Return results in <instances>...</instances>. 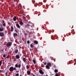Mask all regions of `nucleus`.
<instances>
[{
    "instance_id": "f257e3e1",
    "label": "nucleus",
    "mask_w": 76,
    "mask_h": 76,
    "mask_svg": "<svg viewBox=\"0 0 76 76\" xmlns=\"http://www.w3.org/2000/svg\"><path fill=\"white\" fill-rule=\"evenodd\" d=\"M16 71V67H14L13 66H11L9 68V71L10 72H12L13 71Z\"/></svg>"
},
{
    "instance_id": "f03ea898",
    "label": "nucleus",
    "mask_w": 76,
    "mask_h": 76,
    "mask_svg": "<svg viewBox=\"0 0 76 76\" xmlns=\"http://www.w3.org/2000/svg\"><path fill=\"white\" fill-rule=\"evenodd\" d=\"M12 42H8L7 44L6 45V46H7V47H10V46H11L12 45Z\"/></svg>"
},
{
    "instance_id": "7ed1b4c3",
    "label": "nucleus",
    "mask_w": 76,
    "mask_h": 76,
    "mask_svg": "<svg viewBox=\"0 0 76 76\" xmlns=\"http://www.w3.org/2000/svg\"><path fill=\"white\" fill-rule=\"evenodd\" d=\"M4 36V34L3 32H0V36L2 37Z\"/></svg>"
},
{
    "instance_id": "20e7f679",
    "label": "nucleus",
    "mask_w": 76,
    "mask_h": 76,
    "mask_svg": "<svg viewBox=\"0 0 76 76\" xmlns=\"http://www.w3.org/2000/svg\"><path fill=\"white\" fill-rule=\"evenodd\" d=\"M39 73L41 74H44V72L42 71V70H39Z\"/></svg>"
},
{
    "instance_id": "39448f33",
    "label": "nucleus",
    "mask_w": 76,
    "mask_h": 76,
    "mask_svg": "<svg viewBox=\"0 0 76 76\" xmlns=\"http://www.w3.org/2000/svg\"><path fill=\"white\" fill-rule=\"evenodd\" d=\"M47 65L50 67L51 66V63H48L47 64Z\"/></svg>"
},
{
    "instance_id": "423d86ee",
    "label": "nucleus",
    "mask_w": 76,
    "mask_h": 76,
    "mask_svg": "<svg viewBox=\"0 0 76 76\" xmlns=\"http://www.w3.org/2000/svg\"><path fill=\"white\" fill-rule=\"evenodd\" d=\"M17 59H19L20 58V57L19 56V55H17L16 56V57H15Z\"/></svg>"
},
{
    "instance_id": "0eeeda50",
    "label": "nucleus",
    "mask_w": 76,
    "mask_h": 76,
    "mask_svg": "<svg viewBox=\"0 0 76 76\" xmlns=\"http://www.w3.org/2000/svg\"><path fill=\"white\" fill-rule=\"evenodd\" d=\"M16 26H17V28H18L19 29L20 28V26H19V24L18 23L16 24Z\"/></svg>"
},
{
    "instance_id": "6e6552de",
    "label": "nucleus",
    "mask_w": 76,
    "mask_h": 76,
    "mask_svg": "<svg viewBox=\"0 0 76 76\" xmlns=\"http://www.w3.org/2000/svg\"><path fill=\"white\" fill-rule=\"evenodd\" d=\"M13 35L14 37L18 36V34L16 33H14Z\"/></svg>"
},
{
    "instance_id": "1a4fd4ad",
    "label": "nucleus",
    "mask_w": 76,
    "mask_h": 76,
    "mask_svg": "<svg viewBox=\"0 0 76 76\" xmlns=\"http://www.w3.org/2000/svg\"><path fill=\"white\" fill-rule=\"evenodd\" d=\"M27 74L28 75H30L31 74V72L29 71H27Z\"/></svg>"
},
{
    "instance_id": "9d476101",
    "label": "nucleus",
    "mask_w": 76,
    "mask_h": 76,
    "mask_svg": "<svg viewBox=\"0 0 76 76\" xmlns=\"http://www.w3.org/2000/svg\"><path fill=\"white\" fill-rule=\"evenodd\" d=\"M13 21H16L17 19V18L16 16H15L13 18Z\"/></svg>"
},
{
    "instance_id": "9b49d317",
    "label": "nucleus",
    "mask_w": 76,
    "mask_h": 76,
    "mask_svg": "<svg viewBox=\"0 0 76 76\" xmlns=\"http://www.w3.org/2000/svg\"><path fill=\"white\" fill-rule=\"evenodd\" d=\"M46 68L48 69H50V67L47 65H46Z\"/></svg>"
},
{
    "instance_id": "f8f14e48",
    "label": "nucleus",
    "mask_w": 76,
    "mask_h": 76,
    "mask_svg": "<svg viewBox=\"0 0 76 76\" xmlns=\"http://www.w3.org/2000/svg\"><path fill=\"white\" fill-rule=\"evenodd\" d=\"M2 22H3V26H6V24L5 23V21L4 20H3L2 21Z\"/></svg>"
},
{
    "instance_id": "ddd939ff",
    "label": "nucleus",
    "mask_w": 76,
    "mask_h": 76,
    "mask_svg": "<svg viewBox=\"0 0 76 76\" xmlns=\"http://www.w3.org/2000/svg\"><path fill=\"white\" fill-rule=\"evenodd\" d=\"M4 29L3 27H0V31L2 32L3 31Z\"/></svg>"
},
{
    "instance_id": "4468645a",
    "label": "nucleus",
    "mask_w": 76,
    "mask_h": 76,
    "mask_svg": "<svg viewBox=\"0 0 76 76\" xmlns=\"http://www.w3.org/2000/svg\"><path fill=\"white\" fill-rule=\"evenodd\" d=\"M34 44H36V45H37L38 43V42L36 40L34 41Z\"/></svg>"
},
{
    "instance_id": "2eb2a0df",
    "label": "nucleus",
    "mask_w": 76,
    "mask_h": 76,
    "mask_svg": "<svg viewBox=\"0 0 76 76\" xmlns=\"http://www.w3.org/2000/svg\"><path fill=\"white\" fill-rule=\"evenodd\" d=\"M27 28H28V29H29L30 28V24H27Z\"/></svg>"
},
{
    "instance_id": "dca6fc26",
    "label": "nucleus",
    "mask_w": 76,
    "mask_h": 76,
    "mask_svg": "<svg viewBox=\"0 0 76 76\" xmlns=\"http://www.w3.org/2000/svg\"><path fill=\"white\" fill-rule=\"evenodd\" d=\"M14 30V28L12 26L11 27V32H13Z\"/></svg>"
},
{
    "instance_id": "f3484780",
    "label": "nucleus",
    "mask_w": 76,
    "mask_h": 76,
    "mask_svg": "<svg viewBox=\"0 0 76 76\" xmlns=\"http://www.w3.org/2000/svg\"><path fill=\"white\" fill-rule=\"evenodd\" d=\"M23 61L25 62L26 63V58H24L23 59Z\"/></svg>"
},
{
    "instance_id": "a211bd4d",
    "label": "nucleus",
    "mask_w": 76,
    "mask_h": 76,
    "mask_svg": "<svg viewBox=\"0 0 76 76\" xmlns=\"http://www.w3.org/2000/svg\"><path fill=\"white\" fill-rule=\"evenodd\" d=\"M20 24L22 26L23 25V23L22 21L20 22Z\"/></svg>"
},
{
    "instance_id": "6ab92c4d",
    "label": "nucleus",
    "mask_w": 76,
    "mask_h": 76,
    "mask_svg": "<svg viewBox=\"0 0 76 76\" xmlns=\"http://www.w3.org/2000/svg\"><path fill=\"white\" fill-rule=\"evenodd\" d=\"M30 47L31 48H33L34 47V45L31 44L30 45Z\"/></svg>"
},
{
    "instance_id": "aec40b11",
    "label": "nucleus",
    "mask_w": 76,
    "mask_h": 76,
    "mask_svg": "<svg viewBox=\"0 0 76 76\" xmlns=\"http://www.w3.org/2000/svg\"><path fill=\"white\" fill-rule=\"evenodd\" d=\"M18 49H16L15 50V53L16 54H17L18 53Z\"/></svg>"
},
{
    "instance_id": "412c9836",
    "label": "nucleus",
    "mask_w": 76,
    "mask_h": 76,
    "mask_svg": "<svg viewBox=\"0 0 76 76\" xmlns=\"http://www.w3.org/2000/svg\"><path fill=\"white\" fill-rule=\"evenodd\" d=\"M55 76H60V75L59 74L57 73H56V74H55Z\"/></svg>"
},
{
    "instance_id": "4be33fe9",
    "label": "nucleus",
    "mask_w": 76,
    "mask_h": 76,
    "mask_svg": "<svg viewBox=\"0 0 76 76\" xmlns=\"http://www.w3.org/2000/svg\"><path fill=\"white\" fill-rule=\"evenodd\" d=\"M21 66V64H19L18 65V68H20Z\"/></svg>"
},
{
    "instance_id": "5701e85b",
    "label": "nucleus",
    "mask_w": 76,
    "mask_h": 76,
    "mask_svg": "<svg viewBox=\"0 0 76 76\" xmlns=\"http://www.w3.org/2000/svg\"><path fill=\"white\" fill-rule=\"evenodd\" d=\"M55 72L57 73L58 72V70L57 69H55Z\"/></svg>"
},
{
    "instance_id": "b1692460",
    "label": "nucleus",
    "mask_w": 76,
    "mask_h": 76,
    "mask_svg": "<svg viewBox=\"0 0 76 76\" xmlns=\"http://www.w3.org/2000/svg\"><path fill=\"white\" fill-rule=\"evenodd\" d=\"M33 61L34 64H36V61H35V60L34 59V60H33Z\"/></svg>"
},
{
    "instance_id": "393cba45",
    "label": "nucleus",
    "mask_w": 76,
    "mask_h": 76,
    "mask_svg": "<svg viewBox=\"0 0 76 76\" xmlns=\"http://www.w3.org/2000/svg\"><path fill=\"white\" fill-rule=\"evenodd\" d=\"M15 67H16V68L18 67V64H16L15 65Z\"/></svg>"
},
{
    "instance_id": "a878e982",
    "label": "nucleus",
    "mask_w": 76,
    "mask_h": 76,
    "mask_svg": "<svg viewBox=\"0 0 76 76\" xmlns=\"http://www.w3.org/2000/svg\"><path fill=\"white\" fill-rule=\"evenodd\" d=\"M22 72H21V74H23V75L24 74V72H23V68H22Z\"/></svg>"
},
{
    "instance_id": "bb28decb",
    "label": "nucleus",
    "mask_w": 76,
    "mask_h": 76,
    "mask_svg": "<svg viewBox=\"0 0 76 76\" xmlns=\"http://www.w3.org/2000/svg\"><path fill=\"white\" fill-rule=\"evenodd\" d=\"M26 67L27 69H29V67L28 65H27Z\"/></svg>"
},
{
    "instance_id": "cd10ccee",
    "label": "nucleus",
    "mask_w": 76,
    "mask_h": 76,
    "mask_svg": "<svg viewBox=\"0 0 76 76\" xmlns=\"http://www.w3.org/2000/svg\"><path fill=\"white\" fill-rule=\"evenodd\" d=\"M19 74L18 73L16 74L15 76H19Z\"/></svg>"
},
{
    "instance_id": "c85d7f7f",
    "label": "nucleus",
    "mask_w": 76,
    "mask_h": 76,
    "mask_svg": "<svg viewBox=\"0 0 76 76\" xmlns=\"http://www.w3.org/2000/svg\"><path fill=\"white\" fill-rule=\"evenodd\" d=\"M2 62L1 61H0V66H1V64H2Z\"/></svg>"
},
{
    "instance_id": "c756f323",
    "label": "nucleus",
    "mask_w": 76,
    "mask_h": 76,
    "mask_svg": "<svg viewBox=\"0 0 76 76\" xmlns=\"http://www.w3.org/2000/svg\"><path fill=\"white\" fill-rule=\"evenodd\" d=\"M7 74H8V72H6L5 73V75H6V76H7Z\"/></svg>"
},
{
    "instance_id": "7c9ffc66",
    "label": "nucleus",
    "mask_w": 76,
    "mask_h": 76,
    "mask_svg": "<svg viewBox=\"0 0 76 76\" xmlns=\"http://www.w3.org/2000/svg\"><path fill=\"white\" fill-rule=\"evenodd\" d=\"M30 42L29 40L27 42V43L28 44H29Z\"/></svg>"
},
{
    "instance_id": "2f4dec72",
    "label": "nucleus",
    "mask_w": 76,
    "mask_h": 76,
    "mask_svg": "<svg viewBox=\"0 0 76 76\" xmlns=\"http://www.w3.org/2000/svg\"><path fill=\"white\" fill-rule=\"evenodd\" d=\"M4 72L3 70H0V72Z\"/></svg>"
},
{
    "instance_id": "473e14b6",
    "label": "nucleus",
    "mask_w": 76,
    "mask_h": 76,
    "mask_svg": "<svg viewBox=\"0 0 76 76\" xmlns=\"http://www.w3.org/2000/svg\"><path fill=\"white\" fill-rule=\"evenodd\" d=\"M3 57L4 58H5L6 57L5 55V54L4 55H3Z\"/></svg>"
},
{
    "instance_id": "72a5a7b5",
    "label": "nucleus",
    "mask_w": 76,
    "mask_h": 76,
    "mask_svg": "<svg viewBox=\"0 0 76 76\" xmlns=\"http://www.w3.org/2000/svg\"><path fill=\"white\" fill-rule=\"evenodd\" d=\"M32 2L33 4H34V3L35 2V1H32Z\"/></svg>"
},
{
    "instance_id": "f704fd0d",
    "label": "nucleus",
    "mask_w": 76,
    "mask_h": 76,
    "mask_svg": "<svg viewBox=\"0 0 76 76\" xmlns=\"http://www.w3.org/2000/svg\"><path fill=\"white\" fill-rule=\"evenodd\" d=\"M24 35L25 36H27V33H25Z\"/></svg>"
},
{
    "instance_id": "c9c22d12",
    "label": "nucleus",
    "mask_w": 76,
    "mask_h": 76,
    "mask_svg": "<svg viewBox=\"0 0 76 76\" xmlns=\"http://www.w3.org/2000/svg\"><path fill=\"white\" fill-rule=\"evenodd\" d=\"M46 64H47V63L46 62H45L44 63V65H46Z\"/></svg>"
},
{
    "instance_id": "e433bc0d",
    "label": "nucleus",
    "mask_w": 76,
    "mask_h": 76,
    "mask_svg": "<svg viewBox=\"0 0 76 76\" xmlns=\"http://www.w3.org/2000/svg\"><path fill=\"white\" fill-rule=\"evenodd\" d=\"M15 31L17 33H18V31H17L16 29H15Z\"/></svg>"
},
{
    "instance_id": "4c0bfd02",
    "label": "nucleus",
    "mask_w": 76,
    "mask_h": 76,
    "mask_svg": "<svg viewBox=\"0 0 76 76\" xmlns=\"http://www.w3.org/2000/svg\"><path fill=\"white\" fill-rule=\"evenodd\" d=\"M26 28V27H27V25H25Z\"/></svg>"
},
{
    "instance_id": "58836bf2",
    "label": "nucleus",
    "mask_w": 76,
    "mask_h": 76,
    "mask_svg": "<svg viewBox=\"0 0 76 76\" xmlns=\"http://www.w3.org/2000/svg\"><path fill=\"white\" fill-rule=\"evenodd\" d=\"M9 58V56H7V59H8V58Z\"/></svg>"
},
{
    "instance_id": "ea45409f",
    "label": "nucleus",
    "mask_w": 76,
    "mask_h": 76,
    "mask_svg": "<svg viewBox=\"0 0 76 76\" xmlns=\"http://www.w3.org/2000/svg\"><path fill=\"white\" fill-rule=\"evenodd\" d=\"M16 19L18 21L19 20V19L18 18H17Z\"/></svg>"
},
{
    "instance_id": "a19ab883",
    "label": "nucleus",
    "mask_w": 76,
    "mask_h": 76,
    "mask_svg": "<svg viewBox=\"0 0 76 76\" xmlns=\"http://www.w3.org/2000/svg\"><path fill=\"white\" fill-rule=\"evenodd\" d=\"M44 76H48L47 75H45Z\"/></svg>"
},
{
    "instance_id": "79ce46f5",
    "label": "nucleus",
    "mask_w": 76,
    "mask_h": 76,
    "mask_svg": "<svg viewBox=\"0 0 76 76\" xmlns=\"http://www.w3.org/2000/svg\"><path fill=\"white\" fill-rule=\"evenodd\" d=\"M33 76H35V75H34Z\"/></svg>"
},
{
    "instance_id": "37998d69",
    "label": "nucleus",
    "mask_w": 76,
    "mask_h": 76,
    "mask_svg": "<svg viewBox=\"0 0 76 76\" xmlns=\"http://www.w3.org/2000/svg\"><path fill=\"white\" fill-rule=\"evenodd\" d=\"M51 39H52V37H51Z\"/></svg>"
},
{
    "instance_id": "c03bdc74",
    "label": "nucleus",
    "mask_w": 76,
    "mask_h": 76,
    "mask_svg": "<svg viewBox=\"0 0 76 76\" xmlns=\"http://www.w3.org/2000/svg\"><path fill=\"white\" fill-rule=\"evenodd\" d=\"M29 24H30V22H29Z\"/></svg>"
},
{
    "instance_id": "a18cd8bd",
    "label": "nucleus",
    "mask_w": 76,
    "mask_h": 76,
    "mask_svg": "<svg viewBox=\"0 0 76 76\" xmlns=\"http://www.w3.org/2000/svg\"><path fill=\"white\" fill-rule=\"evenodd\" d=\"M20 76H22L21 75H20Z\"/></svg>"
},
{
    "instance_id": "49530a36",
    "label": "nucleus",
    "mask_w": 76,
    "mask_h": 76,
    "mask_svg": "<svg viewBox=\"0 0 76 76\" xmlns=\"http://www.w3.org/2000/svg\"><path fill=\"white\" fill-rule=\"evenodd\" d=\"M21 8L22 7V6L21 5Z\"/></svg>"
},
{
    "instance_id": "de8ad7c7",
    "label": "nucleus",
    "mask_w": 76,
    "mask_h": 76,
    "mask_svg": "<svg viewBox=\"0 0 76 76\" xmlns=\"http://www.w3.org/2000/svg\"><path fill=\"white\" fill-rule=\"evenodd\" d=\"M2 51H3V50H2Z\"/></svg>"
}]
</instances>
